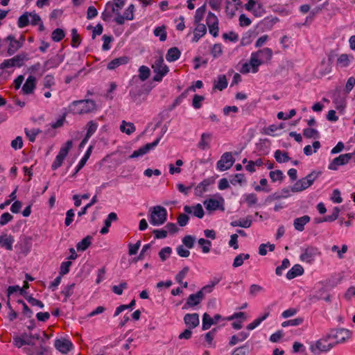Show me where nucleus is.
<instances>
[{"label":"nucleus","instance_id":"f257e3e1","mask_svg":"<svg viewBox=\"0 0 355 355\" xmlns=\"http://www.w3.org/2000/svg\"><path fill=\"white\" fill-rule=\"evenodd\" d=\"M272 57V51L270 48H263L251 54L250 64L252 67V71L257 73L259 71V67L264 63L270 62Z\"/></svg>","mask_w":355,"mask_h":355},{"label":"nucleus","instance_id":"f03ea898","mask_svg":"<svg viewBox=\"0 0 355 355\" xmlns=\"http://www.w3.org/2000/svg\"><path fill=\"white\" fill-rule=\"evenodd\" d=\"M69 112L75 114H82L96 110V103L92 100L75 101L69 106Z\"/></svg>","mask_w":355,"mask_h":355},{"label":"nucleus","instance_id":"7ed1b4c3","mask_svg":"<svg viewBox=\"0 0 355 355\" xmlns=\"http://www.w3.org/2000/svg\"><path fill=\"white\" fill-rule=\"evenodd\" d=\"M150 224L155 226L163 225L167 220V211L160 205L152 207L149 209Z\"/></svg>","mask_w":355,"mask_h":355},{"label":"nucleus","instance_id":"20e7f679","mask_svg":"<svg viewBox=\"0 0 355 355\" xmlns=\"http://www.w3.org/2000/svg\"><path fill=\"white\" fill-rule=\"evenodd\" d=\"M153 72L155 75L153 77V80L159 82L162 78L168 72V67L164 63V58L162 56L157 57L152 64Z\"/></svg>","mask_w":355,"mask_h":355},{"label":"nucleus","instance_id":"39448f33","mask_svg":"<svg viewBox=\"0 0 355 355\" xmlns=\"http://www.w3.org/2000/svg\"><path fill=\"white\" fill-rule=\"evenodd\" d=\"M351 337V331L347 329L341 328L338 329H331L327 334V338L333 340L332 343L336 345L343 343Z\"/></svg>","mask_w":355,"mask_h":355},{"label":"nucleus","instance_id":"423d86ee","mask_svg":"<svg viewBox=\"0 0 355 355\" xmlns=\"http://www.w3.org/2000/svg\"><path fill=\"white\" fill-rule=\"evenodd\" d=\"M28 60V55L26 53L22 52L13 58L5 60L1 64L0 69H4L6 68L18 67H20L24 64V61Z\"/></svg>","mask_w":355,"mask_h":355},{"label":"nucleus","instance_id":"0eeeda50","mask_svg":"<svg viewBox=\"0 0 355 355\" xmlns=\"http://www.w3.org/2000/svg\"><path fill=\"white\" fill-rule=\"evenodd\" d=\"M334 347L330 338H327V334L318 340L314 345H311L310 350L311 352L316 354L320 352H326Z\"/></svg>","mask_w":355,"mask_h":355},{"label":"nucleus","instance_id":"6e6552de","mask_svg":"<svg viewBox=\"0 0 355 355\" xmlns=\"http://www.w3.org/2000/svg\"><path fill=\"white\" fill-rule=\"evenodd\" d=\"M71 147H72V141L71 140L67 141L65 144V146L61 147L58 154L57 155L54 162H53V164L51 165V168L53 170H56L57 168H58L60 166H62L64 159H65L66 156L67 155V154Z\"/></svg>","mask_w":355,"mask_h":355},{"label":"nucleus","instance_id":"1a4fd4ad","mask_svg":"<svg viewBox=\"0 0 355 355\" xmlns=\"http://www.w3.org/2000/svg\"><path fill=\"white\" fill-rule=\"evenodd\" d=\"M124 6L123 0H114L113 2H108L105 6V10L102 12L101 17L103 21H110L112 14L116 12L115 7L122 8Z\"/></svg>","mask_w":355,"mask_h":355},{"label":"nucleus","instance_id":"9d476101","mask_svg":"<svg viewBox=\"0 0 355 355\" xmlns=\"http://www.w3.org/2000/svg\"><path fill=\"white\" fill-rule=\"evenodd\" d=\"M235 162L232 153H225L220 157V159L217 162V168L220 171H224L230 169Z\"/></svg>","mask_w":355,"mask_h":355},{"label":"nucleus","instance_id":"9b49d317","mask_svg":"<svg viewBox=\"0 0 355 355\" xmlns=\"http://www.w3.org/2000/svg\"><path fill=\"white\" fill-rule=\"evenodd\" d=\"M354 155L352 153L342 154L334 158L329 165V169L336 171L339 166L347 164L352 159Z\"/></svg>","mask_w":355,"mask_h":355},{"label":"nucleus","instance_id":"f8f14e48","mask_svg":"<svg viewBox=\"0 0 355 355\" xmlns=\"http://www.w3.org/2000/svg\"><path fill=\"white\" fill-rule=\"evenodd\" d=\"M207 24L209 27V33L214 37H217L218 35V20L217 17L211 12L207 15Z\"/></svg>","mask_w":355,"mask_h":355},{"label":"nucleus","instance_id":"ddd939ff","mask_svg":"<svg viewBox=\"0 0 355 355\" xmlns=\"http://www.w3.org/2000/svg\"><path fill=\"white\" fill-rule=\"evenodd\" d=\"M319 254L318 248L313 246H309L304 250L300 255V260L309 263H311L317 254Z\"/></svg>","mask_w":355,"mask_h":355},{"label":"nucleus","instance_id":"4468645a","mask_svg":"<svg viewBox=\"0 0 355 355\" xmlns=\"http://www.w3.org/2000/svg\"><path fill=\"white\" fill-rule=\"evenodd\" d=\"M160 137L157 138L155 141H154L152 143H148L144 145V146L139 148L138 150H135L132 155L129 156V158H135L138 157L139 156H142L145 154H146L149 150L154 148L155 146H157L160 141Z\"/></svg>","mask_w":355,"mask_h":355},{"label":"nucleus","instance_id":"2eb2a0df","mask_svg":"<svg viewBox=\"0 0 355 355\" xmlns=\"http://www.w3.org/2000/svg\"><path fill=\"white\" fill-rule=\"evenodd\" d=\"M205 298L204 294L202 292L198 291L195 294H191L187 300L184 305L183 306V309H186L189 307H193L195 306L198 305L201 301Z\"/></svg>","mask_w":355,"mask_h":355},{"label":"nucleus","instance_id":"dca6fc26","mask_svg":"<svg viewBox=\"0 0 355 355\" xmlns=\"http://www.w3.org/2000/svg\"><path fill=\"white\" fill-rule=\"evenodd\" d=\"M64 61V55L57 54L44 63L43 72L58 67Z\"/></svg>","mask_w":355,"mask_h":355},{"label":"nucleus","instance_id":"f3484780","mask_svg":"<svg viewBox=\"0 0 355 355\" xmlns=\"http://www.w3.org/2000/svg\"><path fill=\"white\" fill-rule=\"evenodd\" d=\"M13 344L18 348L21 347L23 345H34L32 340V334H27L24 333L21 336H15L13 338Z\"/></svg>","mask_w":355,"mask_h":355},{"label":"nucleus","instance_id":"a211bd4d","mask_svg":"<svg viewBox=\"0 0 355 355\" xmlns=\"http://www.w3.org/2000/svg\"><path fill=\"white\" fill-rule=\"evenodd\" d=\"M5 41L9 42L7 53L10 55H13L21 48V42L17 41L15 36L12 35H8Z\"/></svg>","mask_w":355,"mask_h":355},{"label":"nucleus","instance_id":"6ab92c4d","mask_svg":"<svg viewBox=\"0 0 355 355\" xmlns=\"http://www.w3.org/2000/svg\"><path fill=\"white\" fill-rule=\"evenodd\" d=\"M184 321L189 329H194L199 325V315L196 313H187L184 317Z\"/></svg>","mask_w":355,"mask_h":355},{"label":"nucleus","instance_id":"aec40b11","mask_svg":"<svg viewBox=\"0 0 355 355\" xmlns=\"http://www.w3.org/2000/svg\"><path fill=\"white\" fill-rule=\"evenodd\" d=\"M36 87V78L30 76L26 80L25 83L22 87V92L24 94H32Z\"/></svg>","mask_w":355,"mask_h":355},{"label":"nucleus","instance_id":"412c9836","mask_svg":"<svg viewBox=\"0 0 355 355\" xmlns=\"http://www.w3.org/2000/svg\"><path fill=\"white\" fill-rule=\"evenodd\" d=\"M184 211L187 214H191L193 212V215L199 218H202L205 214L204 210L200 204H197L194 207L186 205L184 207Z\"/></svg>","mask_w":355,"mask_h":355},{"label":"nucleus","instance_id":"4be33fe9","mask_svg":"<svg viewBox=\"0 0 355 355\" xmlns=\"http://www.w3.org/2000/svg\"><path fill=\"white\" fill-rule=\"evenodd\" d=\"M55 348L62 353H67L72 347V344L67 340H60L58 339L55 342Z\"/></svg>","mask_w":355,"mask_h":355},{"label":"nucleus","instance_id":"5701e85b","mask_svg":"<svg viewBox=\"0 0 355 355\" xmlns=\"http://www.w3.org/2000/svg\"><path fill=\"white\" fill-rule=\"evenodd\" d=\"M353 60L354 56L352 55L343 53L336 60V65L340 68L347 67Z\"/></svg>","mask_w":355,"mask_h":355},{"label":"nucleus","instance_id":"b1692460","mask_svg":"<svg viewBox=\"0 0 355 355\" xmlns=\"http://www.w3.org/2000/svg\"><path fill=\"white\" fill-rule=\"evenodd\" d=\"M14 238L12 236L7 234H3L0 236V245L6 248L8 250H12Z\"/></svg>","mask_w":355,"mask_h":355},{"label":"nucleus","instance_id":"393cba45","mask_svg":"<svg viewBox=\"0 0 355 355\" xmlns=\"http://www.w3.org/2000/svg\"><path fill=\"white\" fill-rule=\"evenodd\" d=\"M129 60L130 59L127 56H121L115 58L108 63L107 69L110 70L114 69L122 64H127L129 62Z\"/></svg>","mask_w":355,"mask_h":355},{"label":"nucleus","instance_id":"a878e982","mask_svg":"<svg viewBox=\"0 0 355 355\" xmlns=\"http://www.w3.org/2000/svg\"><path fill=\"white\" fill-rule=\"evenodd\" d=\"M310 220L311 218L307 215L295 218L293 223L295 229L299 232L303 231L304 230V225L308 223Z\"/></svg>","mask_w":355,"mask_h":355},{"label":"nucleus","instance_id":"bb28decb","mask_svg":"<svg viewBox=\"0 0 355 355\" xmlns=\"http://www.w3.org/2000/svg\"><path fill=\"white\" fill-rule=\"evenodd\" d=\"M304 273V268L300 264H295L293 268L289 270L286 274V277L288 279H294L295 277L302 275Z\"/></svg>","mask_w":355,"mask_h":355},{"label":"nucleus","instance_id":"cd10ccee","mask_svg":"<svg viewBox=\"0 0 355 355\" xmlns=\"http://www.w3.org/2000/svg\"><path fill=\"white\" fill-rule=\"evenodd\" d=\"M333 101L336 105L337 109L345 107V98L340 96V91L338 89H336L333 94Z\"/></svg>","mask_w":355,"mask_h":355},{"label":"nucleus","instance_id":"c85d7f7f","mask_svg":"<svg viewBox=\"0 0 355 355\" xmlns=\"http://www.w3.org/2000/svg\"><path fill=\"white\" fill-rule=\"evenodd\" d=\"M207 32L205 25L202 24H197V26L193 32V42H197Z\"/></svg>","mask_w":355,"mask_h":355},{"label":"nucleus","instance_id":"c756f323","mask_svg":"<svg viewBox=\"0 0 355 355\" xmlns=\"http://www.w3.org/2000/svg\"><path fill=\"white\" fill-rule=\"evenodd\" d=\"M252 219L251 216H248L245 218H240L239 220L232 221L230 225L232 227H241L248 228L251 226Z\"/></svg>","mask_w":355,"mask_h":355},{"label":"nucleus","instance_id":"7c9ffc66","mask_svg":"<svg viewBox=\"0 0 355 355\" xmlns=\"http://www.w3.org/2000/svg\"><path fill=\"white\" fill-rule=\"evenodd\" d=\"M311 185L309 182H306V180L304 178L299 180H297L295 184L291 188V191L293 192H299L302 191L307 188H309Z\"/></svg>","mask_w":355,"mask_h":355},{"label":"nucleus","instance_id":"2f4dec72","mask_svg":"<svg viewBox=\"0 0 355 355\" xmlns=\"http://www.w3.org/2000/svg\"><path fill=\"white\" fill-rule=\"evenodd\" d=\"M211 139V134L202 133L200 137V141L198 144V147L202 150L209 148V142Z\"/></svg>","mask_w":355,"mask_h":355},{"label":"nucleus","instance_id":"473e14b6","mask_svg":"<svg viewBox=\"0 0 355 355\" xmlns=\"http://www.w3.org/2000/svg\"><path fill=\"white\" fill-rule=\"evenodd\" d=\"M180 53V50L177 47H172L168 50L166 55V59L168 62H174L179 59Z\"/></svg>","mask_w":355,"mask_h":355},{"label":"nucleus","instance_id":"72a5a7b5","mask_svg":"<svg viewBox=\"0 0 355 355\" xmlns=\"http://www.w3.org/2000/svg\"><path fill=\"white\" fill-rule=\"evenodd\" d=\"M249 336V334L245 331L239 333L238 335H234L231 337L229 345L231 346L236 345L239 342L245 340Z\"/></svg>","mask_w":355,"mask_h":355},{"label":"nucleus","instance_id":"f704fd0d","mask_svg":"<svg viewBox=\"0 0 355 355\" xmlns=\"http://www.w3.org/2000/svg\"><path fill=\"white\" fill-rule=\"evenodd\" d=\"M275 158L279 163H285L291 159L287 152H282L280 150L275 152Z\"/></svg>","mask_w":355,"mask_h":355},{"label":"nucleus","instance_id":"c9c22d12","mask_svg":"<svg viewBox=\"0 0 355 355\" xmlns=\"http://www.w3.org/2000/svg\"><path fill=\"white\" fill-rule=\"evenodd\" d=\"M92 237L91 236H87L81 241L78 243L76 248L78 251H85L91 245V241Z\"/></svg>","mask_w":355,"mask_h":355},{"label":"nucleus","instance_id":"e433bc0d","mask_svg":"<svg viewBox=\"0 0 355 355\" xmlns=\"http://www.w3.org/2000/svg\"><path fill=\"white\" fill-rule=\"evenodd\" d=\"M120 130L121 132H125L129 135L135 131L136 128L132 123H127L123 121L120 125Z\"/></svg>","mask_w":355,"mask_h":355},{"label":"nucleus","instance_id":"4c0bfd02","mask_svg":"<svg viewBox=\"0 0 355 355\" xmlns=\"http://www.w3.org/2000/svg\"><path fill=\"white\" fill-rule=\"evenodd\" d=\"M209 185L208 180H204L195 188V193L197 196H202L207 190V187Z\"/></svg>","mask_w":355,"mask_h":355},{"label":"nucleus","instance_id":"58836bf2","mask_svg":"<svg viewBox=\"0 0 355 355\" xmlns=\"http://www.w3.org/2000/svg\"><path fill=\"white\" fill-rule=\"evenodd\" d=\"M204 205L208 211H215L219 208V202L217 200L210 198L204 202Z\"/></svg>","mask_w":355,"mask_h":355},{"label":"nucleus","instance_id":"ea45409f","mask_svg":"<svg viewBox=\"0 0 355 355\" xmlns=\"http://www.w3.org/2000/svg\"><path fill=\"white\" fill-rule=\"evenodd\" d=\"M227 87V80L225 75H220L218 81L214 84V88L222 91Z\"/></svg>","mask_w":355,"mask_h":355},{"label":"nucleus","instance_id":"a19ab883","mask_svg":"<svg viewBox=\"0 0 355 355\" xmlns=\"http://www.w3.org/2000/svg\"><path fill=\"white\" fill-rule=\"evenodd\" d=\"M214 324V319H212L208 313H205L202 316V329L203 331L207 330Z\"/></svg>","mask_w":355,"mask_h":355},{"label":"nucleus","instance_id":"79ce46f5","mask_svg":"<svg viewBox=\"0 0 355 355\" xmlns=\"http://www.w3.org/2000/svg\"><path fill=\"white\" fill-rule=\"evenodd\" d=\"M150 75V69L144 65H142L139 69V78L141 81L147 80Z\"/></svg>","mask_w":355,"mask_h":355},{"label":"nucleus","instance_id":"37998d69","mask_svg":"<svg viewBox=\"0 0 355 355\" xmlns=\"http://www.w3.org/2000/svg\"><path fill=\"white\" fill-rule=\"evenodd\" d=\"M206 12V5L204 4L201 7L198 8L194 16V21L196 24H199L201 20L203 19L205 13Z\"/></svg>","mask_w":355,"mask_h":355},{"label":"nucleus","instance_id":"c03bdc74","mask_svg":"<svg viewBox=\"0 0 355 355\" xmlns=\"http://www.w3.org/2000/svg\"><path fill=\"white\" fill-rule=\"evenodd\" d=\"M250 258L249 254H239L237 255L233 262V267L237 268L243 265V261L245 259H248Z\"/></svg>","mask_w":355,"mask_h":355},{"label":"nucleus","instance_id":"a18cd8bd","mask_svg":"<svg viewBox=\"0 0 355 355\" xmlns=\"http://www.w3.org/2000/svg\"><path fill=\"white\" fill-rule=\"evenodd\" d=\"M65 36L64 31L61 28L55 29L51 34V39L56 42L61 41Z\"/></svg>","mask_w":355,"mask_h":355},{"label":"nucleus","instance_id":"49530a36","mask_svg":"<svg viewBox=\"0 0 355 355\" xmlns=\"http://www.w3.org/2000/svg\"><path fill=\"white\" fill-rule=\"evenodd\" d=\"M303 135L306 138H314L318 139L320 137L318 131L313 128H305L303 130Z\"/></svg>","mask_w":355,"mask_h":355},{"label":"nucleus","instance_id":"de8ad7c7","mask_svg":"<svg viewBox=\"0 0 355 355\" xmlns=\"http://www.w3.org/2000/svg\"><path fill=\"white\" fill-rule=\"evenodd\" d=\"M71 36H72V38H71V44L73 47L76 48L79 46V44L81 42L80 37L78 34V31H77L76 28H73L71 30Z\"/></svg>","mask_w":355,"mask_h":355},{"label":"nucleus","instance_id":"09e8293b","mask_svg":"<svg viewBox=\"0 0 355 355\" xmlns=\"http://www.w3.org/2000/svg\"><path fill=\"white\" fill-rule=\"evenodd\" d=\"M249 352V345L246 343L241 347L236 348L232 353V355H248Z\"/></svg>","mask_w":355,"mask_h":355},{"label":"nucleus","instance_id":"8fccbe9b","mask_svg":"<svg viewBox=\"0 0 355 355\" xmlns=\"http://www.w3.org/2000/svg\"><path fill=\"white\" fill-rule=\"evenodd\" d=\"M269 315V313H266L261 318H257L256 320H254L252 322L250 323L248 326H247V329L248 330H252L254 329L255 327H257L262 321H263L264 320H266L267 318V317Z\"/></svg>","mask_w":355,"mask_h":355},{"label":"nucleus","instance_id":"3c124183","mask_svg":"<svg viewBox=\"0 0 355 355\" xmlns=\"http://www.w3.org/2000/svg\"><path fill=\"white\" fill-rule=\"evenodd\" d=\"M269 175L272 182H276L277 180L282 181L284 178V175L280 170L270 171Z\"/></svg>","mask_w":355,"mask_h":355},{"label":"nucleus","instance_id":"603ef678","mask_svg":"<svg viewBox=\"0 0 355 355\" xmlns=\"http://www.w3.org/2000/svg\"><path fill=\"white\" fill-rule=\"evenodd\" d=\"M154 34L155 36H159L160 41H165L166 40L167 33L165 31V27L158 26L154 30Z\"/></svg>","mask_w":355,"mask_h":355},{"label":"nucleus","instance_id":"864d4df0","mask_svg":"<svg viewBox=\"0 0 355 355\" xmlns=\"http://www.w3.org/2000/svg\"><path fill=\"white\" fill-rule=\"evenodd\" d=\"M87 137H90L96 131L98 128V124L94 121H89L87 124Z\"/></svg>","mask_w":355,"mask_h":355},{"label":"nucleus","instance_id":"5fc2aeb1","mask_svg":"<svg viewBox=\"0 0 355 355\" xmlns=\"http://www.w3.org/2000/svg\"><path fill=\"white\" fill-rule=\"evenodd\" d=\"M55 78L53 75L48 74L43 79V86L44 88L49 89L51 87L55 85Z\"/></svg>","mask_w":355,"mask_h":355},{"label":"nucleus","instance_id":"6e6d98bb","mask_svg":"<svg viewBox=\"0 0 355 355\" xmlns=\"http://www.w3.org/2000/svg\"><path fill=\"white\" fill-rule=\"evenodd\" d=\"M303 322V318H297L289 320L284 321L282 323V326L283 327H286L288 326H298L300 325Z\"/></svg>","mask_w":355,"mask_h":355},{"label":"nucleus","instance_id":"4d7b16f0","mask_svg":"<svg viewBox=\"0 0 355 355\" xmlns=\"http://www.w3.org/2000/svg\"><path fill=\"white\" fill-rule=\"evenodd\" d=\"M29 14L28 12H25L22 15H21L18 19L17 25L19 28H24L29 24L28 19Z\"/></svg>","mask_w":355,"mask_h":355},{"label":"nucleus","instance_id":"13d9d810","mask_svg":"<svg viewBox=\"0 0 355 355\" xmlns=\"http://www.w3.org/2000/svg\"><path fill=\"white\" fill-rule=\"evenodd\" d=\"M198 243L202 246V250L204 253H208L210 251L211 245L210 241L201 238L198 240Z\"/></svg>","mask_w":355,"mask_h":355},{"label":"nucleus","instance_id":"bf43d9fd","mask_svg":"<svg viewBox=\"0 0 355 355\" xmlns=\"http://www.w3.org/2000/svg\"><path fill=\"white\" fill-rule=\"evenodd\" d=\"M41 131L39 129H32V130H28L25 129V133L28 138V140L31 142H34L35 140L36 136Z\"/></svg>","mask_w":355,"mask_h":355},{"label":"nucleus","instance_id":"052dcab7","mask_svg":"<svg viewBox=\"0 0 355 355\" xmlns=\"http://www.w3.org/2000/svg\"><path fill=\"white\" fill-rule=\"evenodd\" d=\"M245 181L244 175L241 173L235 174L230 180V183L233 185H235L237 183L241 184Z\"/></svg>","mask_w":355,"mask_h":355},{"label":"nucleus","instance_id":"680f3d73","mask_svg":"<svg viewBox=\"0 0 355 355\" xmlns=\"http://www.w3.org/2000/svg\"><path fill=\"white\" fill-rule=\"evenodd\" d=\"M24 298L28 302V303L31 306H37L40 308H43L44 307V304H43V302L42 301L38 300L34 298L31 295H28L27 294L26 295H25Z\"/></svg>","mask_w":355,"mask_h":355},{"label":"nucleus","instance_id":"e2e57ef3","mask_svg":"<svg viewBox=\"0 0 355 355\" xmlns=\"http://www.w3.org/2000/svg\"><path fill=\"white\" fill-rule=\"evenodd\" d=\"M74 286L75 284L73 283L71 284L67 285L62 290V293L64 294L65 296L64 302H67L68 297H69L73 294Z\"/></svg>","mask_w":355,"mask_h":355},{"label":"nucleus","instance_id":"0e129e2a","mask_svg":"<svg viewBox=\"0 0 355 355\" xmlns=\"http://www.w3.org/2000/svg\"><path fill=\"white\" fill-rule=\"evenodd\" d=\"M245 201L247 202L249 207H252V205L257 204V195L254 193H250L245 195Z\"/></svg>","mask_w":355,"mask_h":355},{"label":"nucleus","instance_id":"69168bd1","mask_svg":"<svg viewBox=\"0 0 355 355\" xmlns=\"http://www.w3.org/2000/svg\"><path fill=\"white\" fill-rule=\"evenodd\" d=\"M189 270V268L188 266H185L184 268H183V269L177 274L175 277V280L179 284H182L183 279L186 277Z\"/></svg>","mask_w":355,"mask_h":355},{"label":"nucleus","instance_id":"338daca9","mask_svg":"<svg viewBox=\"0 0 355 355\" xmlns=\"http://www.w3.org/2000/svg\"><path fill=\"white\" fill-rule=\"evenodd\" d=\"M141 94L142 93L140 90H139V91L131 90L130 92V96L134 102L137 103V104H139L141 103Z\"/></svg>","mask_w":355,"mask_h":355},{"label":"nucleus","instance_id":"774afa93","mask_svg":"<svg viewBox=\"0 0 355 355\" xmlns=\"http://www.w3.org/2000/svg\"><path fill=\"white\" fill-rule=\"evenodd\" d=\"M355 85V78L352 76L349 77L347 81L345 87V92L346 94H349Z\"/></svg>","mask_w":355,"mask_h":355}]
</instances>
